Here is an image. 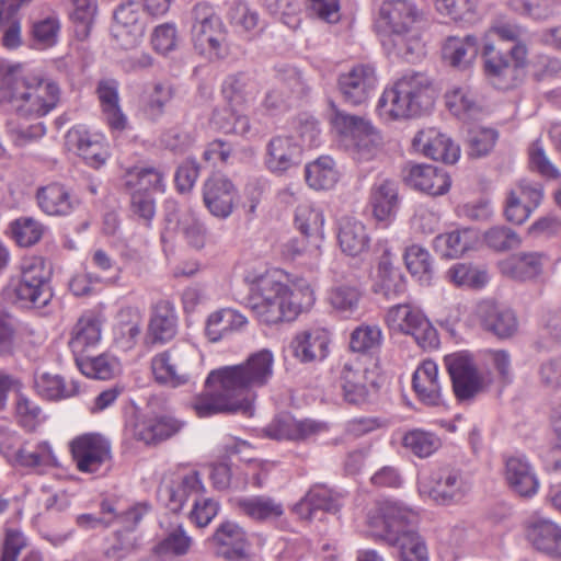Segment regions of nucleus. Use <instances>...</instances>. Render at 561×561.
Masks as SVG:
<instances>
[{
  "label": "nucleus",
  "instance_id": "f257e3e1",
  "mask_svg": "<svg viewBox=\"0 0 561 561\" xmlns=\"http://www.w3.org/2000/svg\"><path fill=\"white\" fill-rule=\"evenodd\" d=\"M273 373V353L267 348L254 352L241 364L211 370L192 408L199 417L233 413L251 416L255 399L252 390L266 386Z\"/></svg>",
  "mask_w": 561,
  "mask_h": 561
},
{
  "label": "nucleus",
  "instance_id": "f03ea898",
  "mask_svg": "<svg viewBox=\"0 0 561 561\" xmlns=\"http://www.w3.org/2000/svg\"><path fill=\"white\" fill-rule=\"evenodd\" d=\"M416 514L396 502H382L371 508L367 524L371 536L399 548L401 561H427L423 538L413 529Z\"/></svg>",
  "mask_w": 561,
  "mask_h": 561
},
{
  "label": "nucleus",
  "instance_id": "7ed1b4c3",
  "mask_svg": "<svg viewBox=\"0 0 561 561\" xmlns=\"http://www.w3.org/2000/svg\"><path fill=\"white\" fill-rule=\"evenodd\" d=\"M60 100L58 84L48 79L0 71V104L20 117H42Z\"/></svg>",
  "mask_w": 561,
  "mask_h": 561
},
{
  "label": "nucleus",
  "instance_id": "20e7f679",
  "mask_svg": "<svg viewBox=\"0 0 561 561\" xmlns=\"http://www.w3.org/2000/svg\"><path fill=\"white\" fill-rule=\"evenodd\" d=\"M432 92L431 80L425 73H407L383 91L377 110L390 119L419 116L432 105Z\"/></svg>",
  "mask_w": 561,
  "mask_h": 561
},
{
  "label": "nucleus",
  "instance_id": "39448f33",
  "mask_svg": "<svg viewBox=\"0 0 561 561\" xmlns=\"http://www.w3.org/2000/svg\"><path fill=\"white\" fill-rule=\"evenodd\" d=\"M249 280L247 306L256 319L266 325H275L296 319V305L289 302L290 287L265 273Z\"/></svg>",
  "mask_w": 561,
  "mask_h": 561
},
{
  "label": "nucleus",
  "instance_id": "423d86ee",
  "mask_svg": "<svg viewBox=\"0 0 561 561\" xmlns=\"http://www.w3.org/2000/svg\"><path fill=\"white\" fill-rule=\"evenodd\" d=\"M4 295L22 308H43L53 298L49 271L42 257L25 259L19 276L12 277Z\"/></svg>",
  "mask_w": 561,
  "mask_h": 561
},
{
  "label": "nucleus",
  "instance_id": "0eeeda50",
  "mask_svg": "<svg viewBox=\"0 0 561 561\" xmlns=\"http://www.w3.org/2000/svg\"><path fill=\"white\" fill-rule=\"evenodd\" d=\"M192 43L194 50L209 61L229 55L226 30L213 5L198 2L192 9Z\"/></svg>",
  "mask_w": 561,
  "mask_h": 561
},
{
  "label": "nucleus",
  "instance_id": "6e6552de",
  "mask_svg": "<svg viewBox=\"0 0 561 561\" xmlns=\"http://www.w3.org/2000/svg\"><path fill=\"white\" fill-rule=\"evenodd\" d=\"M469 473L453 467L439 468L420 481L419 490L440 505L457 504L467 497L472 490Z\"/></svg>",
  "mask_w": 561,
  "mask_h": 561
},
{
  "label": "nucleus",
  "instance_id": "1a4fd4ad",
  "mask_svg": "<svg viewBox=\"0 0 561 561\" xmlns=\"http://www.w3.org/2000/svg\"><path fill=\"white\" fill-rule=\"evenodd\" d=\"M388 329L393 333L411 335L424 350L439 344L436 329L423 311L411 304H398L388 309L385 316Z\"/></svg>",
  "mask_w": 561,
  "mask_h": 561
},
{
  "label": "nucleus",
  "instance_id": "9d476101",
  "mask_svg": "<svg viewBox=\"0 0 561 561\" xmlns=\"http://www.w3.org/2000/svg\"><path fill=\"white\" fill-rule=\"evenodd\" d=\"M453 390L457 400L470 401L484 391L489 381L478 370L472 356L465 352L453 353L444 357Z\"/></svg>",
  "mask_w": 561,
  "mask_h": 561
},
{
  "label": "nucleus",
  "instance_id": "9b49d317",
  "mask_svg": "<svg viewBox=\"0 0 561 561\" xmlns=\"http://www.w3.org/2000/svg\"><path fill=\"white\" fill-rule=\"evenodd\" d=\"M182 427L183 422L173 416L134 412L126 421L125 434L146 446H156L178 434Z\"/></svg>",
  "mask_w": 561,
  "mask_h": 561
},
{
  "label": "nucleus",
  "instance_id": "f8f14e48",
  "mask_svg": "<svg viewBox=\"0 0 561 561\" xmlns=\"http://www.w3.org/2000/svg\"><path fill=\"white\" fill-rule=\"evenodd\" d=\"M421 16L412 0H385L379 7L375 25L379 33L403 39Z\"/></svg>",
  "mask_w": 561,
  "mask_h": 561
},
{
  "label": "nucleus",
  "instance_id": "ddd939ff",
  "mask_svg": "<svg viewBox=\"0 0 561 561\" xmlns=\"http://www.w3.org/2000/svg\"><path fill=\"white\" fill-rule=\"evenodd\" d=\"M113 18L111 33L117 45L124 49L137 47L146 30L140 4L136 1L122 3L114 11Z\"/></svg>",
  "mask_w": 561,
  "mask_h": 561
},
{
  "label": "nucleus",
  "instance_id": "4468645a",
  "mask_svg": "<svg viewBox=\"0 0 561 561\" xmlns=\"http://www.w3.org/2000/svg\"><path fill=\"white\" fill-rule=\"evenodd\" d=\"M72 458L81 472L94 473L112 458L111 444L100 434H84L70 443Z\"/></svg>",
  "mask_w": 561,
  "mask_h": 561
},
{
  "label": "nucleus",
  "instance_id": "2eb2a0df",
  "mask_svg": "<svg viewBox=\"0 0 561 561\" xmlns=\"http://www.w3.org/2000/svg\"><path fill=\"white\" fill-rule=\"evenodd\" d=\"M376 70L370 65L359 64L339 76L337 87L345 102L352 105L365 103L376 89Z\"/></svg>",
  "mask_w": 561,
  "mask_h": 561
},
{
  "label": "nucleus",
  "instance_id": "dca6fc26",
  "mask_svg": "<svg viewBox=\"0 0 561 561\" xmlns=\"http://www.w3.org/2000/svg\"><path fill=\"white\" fill-rule=\"evenodd\" d=\"M165 221L176 222V229L185 242L195 250L205 248L208 239V229L198 214L192 208L181 210L178 203L168 201L165 203Z\"/></svg>",
  "mask_w": 561,
  "mask_h": 561
},
{
  "label": "nucleus",
  "instance_id": "f3484780",
  "mask_svg": "<svg viewBox=\"0 0 561 561\" xmlns=\"http://www.w3.org/2000/svg\"><path fill=\"white\" fill-rule=\"evenodd\" d=\"M178 333L175 308L169 300H159L151 306L144 343L147 346L170 342Z\"/></svg>",
  "mask_w": 561,
  "mask_h": 561
},
{
  "label": "nucleus",
  "instance_id": "a211bd4d",
  "mask_svg": "<svg viewBox=\"0 0 561 561\" xmlns=\"http://www.w3.org/2000/svg\"><path fill=\"white\" fill-rule=\"evenodd\" d=\"M236 197L234 185L224 175L215 174L204 183L203 202L214 217L228 218L233 210Z\"/></svg>",
  "mask_w": 561,
  "mask_h": 561
},
{
  "label": "nucleus",
  "instance_id": "6ab92c4d",
  "mask_svg": "<svg viewBox=\"0 0 561 561\" xmlns=\"http://www.w3.org/2000/svg\"><path fill=\"white\" fill-rule=\"evenodd\" d=\"M302 147L289 135H277L266 145L265 165L276 174H283L301 162Z\"/></svg>",
  "mask_w": 561,
  "mask_h": 561
},
{
  "label": "nucleus",
  "instance_id": "aec40b11",
  "mask_svg": "<svg viewBox=\"0 0 561 561\" xmlns=\"http://www.w3.org/2000/svg\"><path fill=\"white\" fill-rule=\"evenodd\" d=\"M547 256L543 252L520 251L499 262L502 275L517 282H531L541 276Z\"/></svg>",
  "mask_w": 561,
  "mask_h": 561
},
{
  "label": "nucleus",
  "instance_id": "412c9836",
  "mask_svg": "<svg viewBox=\"0 0 561 561\" xmlns=\"http://www.w3.org/2000/svg\"><path fill=\"white\" fill-rule=\"evenodd\" d=\"M415 151L445 163H455L460 156V148L436 128L420 130L412 140Z\"/></svg>",
  "mask_w": 561,
  "mask_h": 561
},
{
  "label": "nucleus",
  "instance_id": "4be33fe9",
  "mask_svg": "<svg viewBox=\"0 0 561 561\" xmlns=\"http://www.w3.org/2000/svg\"><path fill=\"white\" fill-rule=\"evenodd\" d=\"M403 180L412 188L432 196L444 195L450 187L449 175L431 164L410 165Z\"/></svg>",
  "mask_w": 561,
  "mask_h": 561
},
{
  "label": "nucleus",
  "instance_id": "5701e85b",
  "mask_svg": "<svg viewBox=\"0 0 561 561\" xmlns=\"http://www.w3.org/2000/svg\"><path fill=\"white\" fill-rule=\"evenodd\" d=\"M304 82L300 72L293 67L278 70L275 84L266 92L263 106L268 112L283 111L291 94L300 93Z\"/></svg>",
  "mask_w": 561,
  "mask_h": 561
},
{
  "label": "nucleus",
  "instance_id": "b1692460",
  "mask_svg": "<svg viewBox=\"0 0 561 561\" xmlns=\"http://www.w3.org/2000/svg\"><path fill=\"white\" fill-rule=\"evenodd\" d=\"M36 201L41 210L48 216H68L79 206V199L59 182L38 187Z\"/></svg>",
  "mask_w": 561,
  "mask_h": 561
},
{
  "label": "nucleus",
  "instance_id": "393cba45",
  "mask_svg": "<svg viewBox=\"0 0 561 561\" xmlns=\"http://www.w3.org/2000/svg\"><path fill=\"white\" fill-rule=\"evenodd\" d=\"M481 55L485 76L495 88L507 90L517 85L510 59L495 49L493 41L483 42Z\"/></svg>",
  "mask_w": 561,
  "mask_h": 561
},
{
  "label": "nucleus",
  "instance_id": "a878e982",
  "mask_svg": "<svg viewBox=\"0 0 561 561\" xmlns=\"http://www.w3.org/2000/svg\"><path fill=\"white\" fill-rule=\"evenodd\" d=\"M216 554L228 560H238L247 556L249 540L244 529L234 522H224L211 537Z\"/></svg>",
  "mask_w": 561,
  "mask_h": 561
},
{
  "label": "nucleus",
  "instance_id": "bb28decb",
  "mask_svg": "<svg viewBox=\"0 0 561 561\" xmlns=\"http://www.w3.org/2000/svg\"><path fill=\"white\" fill-rule=\"evenodd\" d=\"M101 333L100 318L92 312L82 314L73 325L68 342L75 358L93 353L101 341Z\"/></svg>",
  "mask_w": 561,
  "mask_h": 561
},
{
  "label": "nucleus",
  "instance_id": "cd10ccee",
  "mask_svg": "<svg viewBox=\"0 0 561 561\" xmlns=\"http://www.w3.org/2000/svg\"><path fill=\"white\" fill-rule=\"evenodd\" d=\"M260 92L256 79L248 72H237L227 76L221 84V93L230 106L245 108L251 105Z\"/></svg>",
  "mask_w": 561,
  "mask_h": 561
},
{
  "label": "nucleus",
  "instance_id": "c85d7f7f",
  "mask_svg": "<svg viewBox=\"0 0 561 561\" xmlns=\"http://www.w3.org/2000/svg\"><path fill=\"white\" fill-rule=\"evenodd\" d=\"M369 370L359 360L345 362L340 376V387L344 400L354 405L363 404L368 399Z\"/></svg>",
  "mask_w": 561,
  "mask_h": 561
},
{
  "label": "nucleus",
  "instance_id": "c756f323",
  "mask_svg": "<svg viewBox=\"0 0 561 561\" xmlns=\"http://www.w3.org/2000/svg\"><path fill=\"white\" fill-rule=\"evenodd\" d=\"M479 317L483 328L500 339H508L517 332L518 321L510 308L484 301L479 306Z\"/></svg>",
  "mask_w": 561,
  "mask_h": 561
},
{
  "label": "nucleus",
  "instance_id": "7c9ffc66",
  "mask_svg": "<svg viewBox=\"0 0 561 561\" xmlns=\"http://www.w3.org/2000/svg\"><path fill=\"white\" fill-rule=\"evenodd\" d=\"M341 507V496L325 485H313L294 506L295 513L302 519H312L317 512L335 514Z\"/></svg>",
  "mask_w": 561,
  "mask_h": 561
},
{
  "label": "nucleus",
  "instance_id": "2f4dec72",
  "mask_svg": "<svg viewBox=\"0 0 561 561\" xmlns=\"http://www.w3.org/2000/svg\"><path fill=\"white\" fill-rule=\"evenodd\" d=\"M505 479L513 492L522 497L534 496L539 488V481L524 456H513L505 462Z\"/></svg>",
  "mask_w": 561,
  "mask_h": 561
},
{
  "label": "nucleus",
  "instance_id": "473e14b6",
  "mask_svg": "<svg viewBox=\"0 0 561 561\" xmlns=\"http://www.w3.org/2000/svg\"><path fill=\"white\" fill-rule=\"evenodd\" d=\"M2 453L13 466L37 473H44L47 468L59 466L57 457L47 442L38 443L32 450L22 446L15 451L3 450Z\"/></svg>",
  "mask_w": 561,
  "mask_h": 561
},
{
  "label": "nucleus",
  "instance_id": "72a5a7b5",
  "mask_svg": "<svg viewBox=\"0 0 561 561\" xmlns=\"http://www.w3.org/2000/svg\"><path fill=\"white\" fill-rule=\"evenodd\" d=\"M400 204L398 184L389 179L376 181L369 194V205L378 221L394 217Z\"/></svg>",
  "mask_w": 561,
  "mask_h": 561
},
{
  "label": "nucleus",
  "instance_id": "f704fd0d",
  "mask_svg": "<svg viewBox=\"0 0 561 561\" xmlns=\"http://www.w3.org/2000/svg\"><path fill=\"white\" fill-rule=\"evenodd\" d=\"M413 389L426 405L437 407L442 403V388L438 381V367L433 360H424L414 371Z\"/></svg>",
  "mask_w": 561,
  "mask_h": 561
},
{
  "label": "nucleus",
  "instance_id": "c9c22d12",
  "mask_svg": "<svg viewBox=\"0 0 561 561\" xmlns=\"http://www.w3.org/2000/svg\"><path fill=\"white\" fill-rule=\"evenodd\" d=\"M67 138L69 142L73 144L78 154L82 157L88 165L99 169L106 162L108 150L102 138L82 129H71Z\"/></svg>",
  "mask_w": 561,
  "mask_h": 561
},
{
  "label": "nucleus",
  "instance_id": "e433bc0d",
  "mask_svg": "<svg viewBox=\"0 0 561 561\" xmlns=\"http://www.w3.org/2000/svg\"><path fill=\"white\" fill-rule=\"evenodd\" d=\"M337 241L344 253L356 256L368 249L370 239L360 220L345 216L339 221Z\"/></svg>",
  "mask_w": 561,
  "mask_h": 561
},
{
  "label": "nucleus",
  "instance_id": "4c0bfd02",
  "mask_svg": "<svg viewBox=\"0 0 561 561\" xmlns=\"http://www.w3.org/2000/svg\"><path fill=\"white\" fill-rule=\"evenodd\" d=\"M405 288V277L392 264L389 255L383 254L378 262L376 278L373 285L374 293L390 299L403 294Z\"/></svg>",
  "mask_w": 561,
  "mask_h": 561
},
{
  "label": "nucleus",
  "instance_id": "58836bf2",
  "mask_svg": "<svg viewBox=\"0 0 561 561\" xmlns=\"http://www.w3.org/2000/svg\"><path fill=\"white\" fill-rule=\"evenodd\" d=\"M533 546L550 556L561 557V527L548 519H538L534 522L527 533Z\"/></svg>",
  "mask_w": 561,
  "mask_h": 561
},
{
  "label": "nucleus",
  "instance_id": "ea45409f",
  "mask_svg": "<svg viewBox=\"0 0 561 561\" xmlns=\"http://www.w3.org/2000/svg\"><path fill=\"white\" fill-rule=\"evenodd\" d=\"M329 340L323 332L304 331L298 333L290 343L296 358L301 363L323 359L328 354Z\"/></svg>",
  "mask_w": 561,
  "mask_h": 561
},
{
  "label": "nucleus",
  "instance_id": "a19ab883",
  "mask_svg": "<svg viewBox=\"0 0 561 561\" xmlns=\"http://www.w3.org/2000/svg\"><path fill=\"white\" fill-rule=\"evenodd\" d=\"M117 82L114 80H103L99 83L96 92L101 102L105 119L111 128L123 130L126 127V116L119 106Z\"/></svg>",
  "mask_w": 561,
  "mask_h": 561
},
{
  "label": "nucleus",
  "instance_id": "79ce46f5",
  "mask_svg": "<svg viewBox=\"0 0 561 561\" xmlns=\"http://www.w3.org/2000/svg\"><path fill=\"white\" fill-rule=\"evenodd\" d=\"M479 53L478 38L474 35L465 37L450 36L443 46L444 58L457 68H466Z\"/></svg>",
  "mask_w": 561,
  "mask_h": 561
},
{
  "label": "nucleus",
  "instance_id": "37998d69",
  "mask_svg": "<svg viewBox=\"0 0 561 561\" xmlns=\"http://www.w3.org/2000/svg\"><path fill=\"white\" fill-rule=\"evenodd\" d=\"M474 241L470 229L455 230L435 237L433 247L436 253L445 259H456L468 251Z\"/></svg>",
  "mask_w": 561,
  "mask_h": 561
},
{
  "label": "nucleus",
  "instance_id": "c03bdc74",
  "mask_svg": "<svg viewBox=\"0 0 561 561\" xmlns=\"http://www.w3.org/2000/svg\"><path fill=\"white\" fill-rule=\"evenodd\" d=\"M205 491L199 473L191 471L182 476L179 481L165 489L169 499L168 505L174 512L180 511L188 497L198 499Z\"/></svg>",
  "mask_w": 561,
  "mask_h": 561
},
{
  "label": "nucleus",
  "instance_id": "a18cd8bd",
  "mask_svg": "<svg viewBox=\"0 0 561 561\" xmlns=\"http://www.w3.org/2000/svg\"><path fill=\"white\" fill-rule=\"evenodd\" d=\"M151 368L159 383L179 387L188 381V375L179 367L172 351L156 355L151 360Z\"/></svg>",
  "mask_w": 561,
  "mask_h": 561
},
{
  "label": "nucleus",
  "instance_id": "49530a36",
  "mask_svg": "<svg viewBox=\"0 0 561 561\" xmlns=\"http://www.w3.org/2000/svg\"><path fill=\"white\" fill-rule=\"evenodd\" d=\"M305 179L316 191L330 190L339 181V172L330 157H320L305 167Z\"/></svg>",
  "mask_w": 561,
  "mask_h": 561
},
{
  "label": "nucleus",
  "instance_id": "de8ad7c7",
  "mask_svg": "<svg viewBox=\"0 0 561 561\" xmlns=\"http://www.w3.org/2000/svg\"><path fill=\"white\" fill-rule=\"evenodd\" d=\"M238 507L250 518L260 522L276 519L284 514L283 504L268 496L241 499Z\"/></svg>",
  "mask_w": 561,
  "mask_h": 561
},
{
  "label": "nucleus",
  "instance_id": "09e8293b",
  "mask_svg": "<svg viewBox=\"0 0 561 561\" xmlns=\"http://www.w3.org/2000/svg\"><path fill=\"white\" fill-rule=\"evenodd\" d=\"M37 392L48 400H62L76 396L79 385L75 380L66 381L59 375L42 374L35 380Z\"/></svg>",
  "mask_w": 561,
  "mask_h": 561
},
{
  "label": "nucleus",
  "instance_id": "8fccbe9b",
  "mask_svg": "<svg viewBox=\"0 0 561 561\" xmlns=\"http://www.w3.org/2000/svg\"><path fill=\"white\" fill-rule=\"evenodd\" d=\"M362 296L357 286L340 284L330 289L328 301L336 312L348 317L357 311Z\"/></svg>",
  "mask_w": 561,
  "mask_h": 561
},
{
  "label": "nucleus",
  "instance_id": "3c124183",
  "mask_svg": "<svg viewBox=\"0 0 561 561\" xmlns=\"http://www.w3.org/2000/svg\"><path fill=\"white\" fill-rule=\"evenodd\" d=\"M164 173L154 168H142L128 171L124 178V186L128 190L152 192H164Z\"/></svg>",
  "mask_w": 561,
  "mask_h": 561
},
{
  "label": "nucleus",
  "instance_id": "603ef678",
  "mask_svg": "<svg viewBox=\"0 0 561 561\" xmlns=\"http://www.w3.org/2000/svg\"><path fill=\"white\" fill-rule=\"evenodd\" d=\"M403 257L412 276L423 283H430L433 275V262L430 252L425 248L412 244L405 249Z\"/></svg>",
  "mask_w": 561,
  "mask_h": 561
},
{
  "label": "nucleus",
  "instance_id": "864d4df0",
  "mask_svg": "<svg viewBox=\"0 0 561 561\" xmlns=\"http://www.w3.org/2000/svg\"><path fill=\"white\" fill-rule=\"evenodd\" d=\"M83 375L93 379H111L116 369V363L106 355L93 356L92 353L75 358Z\"/></svg>",
  "mask_w": 561,
  "mask_h": 561
},
{
  "label": "nucleus",
  "instance_id": "5fc2aeb1",
  "mask_svg": "<svg viewBox=\"0 0 561 561\" xmlns=\"http://www.w3.org/2000/svg\"><path fill=\"white\" fill-rule=\"evenodd\" d=\"M403 446L420 458L434 454L442 445L437 435L422 430H412L404 434Z\"/></svg>",
  "mask_w": 561,
  "mask_h": 561
},
{
  "label": "nucleus",
  "instance_id": "6e6d98bb",
  "mask_svg": "<svg viewBox=\"0 0 561 561\" xmlns=\"http://www.w3.org/2000/svg\"><path fill=\"white\" fill-rule=\"evenodd\" d=\"M383 335L376 324H363L351 334V350L357 353H370L380 348Z\"/></svg>",
  "mask_w": 561,
  "mask_h": 561
},
{
  "label": "nucleus",
  "instance_id": "4d7b16f0",
  "mask_svg": "<svg viewBox=\"0 0 561 561\" xmlns=\"http://www.w3.org/2000/svg\"><path fill=\"white\" fill-rule=\"evenodd\" d=\"M296 227L305 236L323 234L324 216L320 208L311 204H300L295 213Z\"/></svg>",
  "mask_w": 561,
  "mask_h": 561
},
{
  "label": "nucleus",
  "instance_id": "13d9d810",
  "mask_svg": "<svg viewBox=\"0 0 561 561\" xmlns=\"http://www.w3.org/2000/svg\"><path fill=\"white\" fill-rule=\"evenodd\" d=\"M348 146L352 148L355 159L358 161H369L380 151L381 137L371 124H369L363 133H359L348 144Z\"/></svg>",
  "mask_w": 561,
  "mask_h": 561
},
{
  "label": "nucleus",
  "instance_id": "bf43d9fd",
  "mask_svg": "<svg viewBox=\"0 0 561 561\" xmlns=\"http://www.w3.org/2000/svg\"><path fill=\"white\" fill-rule=\"evenodd\" d=\"M173 94L172 85L156 83L142 105L145 116L152 122H157L164 114V107L172 100Z\"/></svg>",
  "mask_w": 561,
  "mask_h": 561
},
{
  "label": "nucleus",
  "instance_id": "052dcab7",
  "mask_svg": "<svg viewBox=\"0 0 561 561\" xmlns=\"http://www.w3.org/2000/svg\"><path fill=\"white\" fill-rule=\"evenodd\" d=\"M331 124L333 129L350 144L359 133H363L367 128L370 122L364 117L351 115L334 108Z\"/></svg>",
  "mask_w": 561,
  "mask_h": 561
},
{
  "label": "nucleus",
  "instance_id": "680f3d73",
  "mask_svg": "<svg viewBox=\"0 0 561 561\" xmlns=\"http://www.w3.org/2000/svg\"><path fill=\"white\" fill-rule=\"evenodd\" d=\"M191 545L192 538L186 535L182 525H176L167 533L153 550L158 554L184 556L190 550Z\"/></svg>",
  "mask_w": 561,
  "mask_h": 561
},
{
  "label": "nucleus",
  "instance_id": "e2e57ef3",
  "mask_svg": "<svg viewBox=\"0 0 561 561\" xmlns=\"http://www.w3.org/2000/svg\"><path fill=\"white\" fill-rule=\"evenodd\" d=\"M10 227L14 240L21 247H31L37 243L45 231V227L31 217L15 219Z\"/></svg>",
  "mask_w": 561,
  "mask_h": 561
},
{
  "label": "nucleus",
  "instance_id": "0e129e2a",
  "mask_svg": "<svg viewBox=\"0 0 561 561\" xmlns=\"http://www.w3.org/2000/svg\"><path fill=\"white\" fill-rule=\"evenodd\" d=\"M447 277L459 287L479 288L488 282V275L484 271L465 263L453 265L447 272Z\"/></svg>",
  "mask_w": 561,
  "mask_h": 561
},
{
  "label": "nucleus",
  "instance_id": "69168bd1",
  "mask_svg": "<svg viewBox=\"0 0 561 561\" xmlns=\"http://www.w3.org/2000/svg\"><path fill=\"white\" fill-rule=\"evenodd\" d=\"M484 241L489 248L497 252L510 251L520 245L519 234L510 227L494 226L484 233Z\"/></svg>",
  "mask_w": 561,
  "mask_h": 561
},
{
  "label": "nucleus",
  "instance_id": "338daca9",
  "mask_svg": "<svg viewBox=\"0 0 561 561\" xmlns=\"http://www.w3.org/2000/svg\"><path fill=\"white\" fill-rule=\"evenodd\" d=\"M446 105L459 118H467L478 110L476 95L468 88H456L446 93Z\"/></svg>",
  "mask_w": 561,
  "mask_h": 561
},
{
  "label": "nucleus",
  "instance_id": "774afa93",
  "mask_svg": "<svg viewBox=\"0 0 561 561\" xmlns=\"http://www.w3.org/2000/svg\"><path fill=\"white\" fill-rule=\"evenodd\" d=\"M130 211L138 222L146 228H150L156 216V201L152 194L144 191H133Z\"/></svg>",
  "mask_w": 561,
  "mask_h": 561
}]
</instances>
